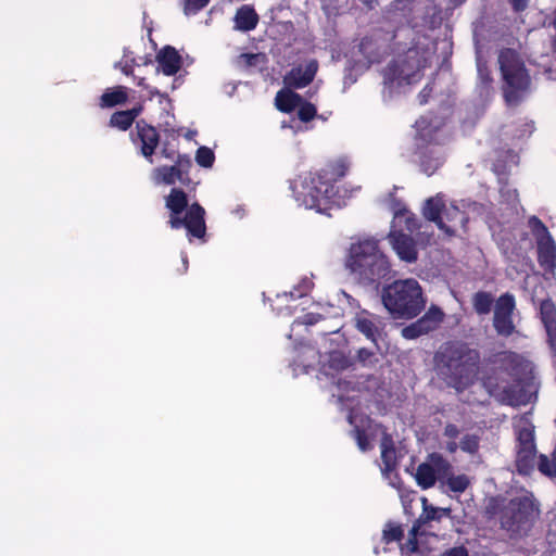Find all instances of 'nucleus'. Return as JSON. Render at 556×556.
<instances>
[{"mask_svg": "<svg viewBox=\"0 0 556 556\" xmlns=\"http://www.w3.org/2000/svg\"><path fill=\"white\" fill-rule=\"evenodd\" d=\"M320 319H321L320 314L308 313L302 317V324L311 326V325H315Z\"/></svg>", "mask_w": 556, "mask_h": 556, "instance_id": "5fc2aeb1", "label": "nucleus"}, {"mask_svg": "<svg viewBox=\"0 0 556 556\" xmlns=\"http://www.w3.org/2000/svg\"><path fill=\"white\" fill-rule=\"evenodd\" d=\"M215 161V154L212 149L202 146L195 152V162L199 166L211 168Z\"/></svg>", "mask_w": 556, "mask_h": 556, "instance_id": "4c0bfd02", "label": "nucleus"}, {"mask_svg": "<svg viewBox=\"0 0 556 556\" xmlns=\"http://www.w3.org/2000/svg\"><path fill=\"white\" fill-rule=\"evenodd\" d=\"M445 215L448 220H453L456 217L459 218L462 224H465L468 220L465 213L459 211L457 207H453V210L451 212H446Z\"/></svg>", "mask_w": 556, "mask_h": 556, "instance_id": "3c124183", "label": "nucleus"}, {"mask_svg": "<svg viewBox=\"0 0 556 556\" xmlns=\"http://www.w3.org/2000/svg\"><path fill=\"white\" fill-rule=\"evenodd\" d=\"M445 484L451 492L454 493H463L470 485V480L467 475H452L447 477V480L443 483Z\"/></svg>", "mask_w": 556, "mask_h": 556, "instance_id": "f704fd0d", "label": "nucleus"}, {"mask_svg": "<svg viewBox=\"0 0 556 556\" xmlns=\"http://www.w3.org/2000/svg\"><path fill=\"white\" fill-rule=\"evenodd\" d=\"M460 448L464 452L475 454L479 450V439L473 434H466L460 440Z\"/></svg>", "mask_w": 556, "mask_h": 556, "instance_id": "c03bdc74", "label": "nucleus"}, {"mask_svg": "<svg viewBox=\"0 0 556 556\" xmlns=\"http://www.w3.org/2000/svg\"><path fill=\"white\" fill-rule=\"evenodd\" d=\"M404 538V531L401 525L388 522L383 529L382 540L389 544L400 542Z\"/></svg>", "mask_w": 556, "mask_h": 556, "instance_id": "c9c22d12", "label": "nucleus"}, {"mask_svg": "<svg viewBox=\"0 0 556 556\" xmlns=\"http://www.w3.org/2000/svg\"><path fill=\"white\" fill-rule=\"evenodd\" d=\"M497 357L501 368L511 377L519 376L527 367L525 358L516 352L504 351L498 353Z\"/></svg>", "mask_w": 556, "mask_h": 556, "instance_id": "f3484780", "label": "nucleus"}, {"mask_svg": "<svg viewBox=\"0 0 556 556\" xmlns=\"http://www.w3.org/2000/svg\"><path fill=\"white\" fill-rule=\"evenodd\" d=\"M540 318L547 336L551 339L556 338V305L552 299L547 298L541 302Z\"/></svg>", "mask_w": 556, "mask_h": 556, "instance_id": "aec40b11", "label": "nucleus"}, {"mask_svg": "<svg viewBox=\"0 0 556 556\" xmlns=\"http://www.w3.org/2000/svg\"><path fill=\"white\" fill-rule=\"evenodd\" d=\"M134 123L135 122L130 118L129 112L116 111L111 115L109 126L122 131H127Z\"/></svg>", "mask_w": 556, "mask_h": 556, "instance_id": "72a5a7b5", "label": "nucleus"}, {"mask_svg": "<svg viewBox=\"0 0 556 556\" xmlns=\"http://www.w3.org/2000/svg\"><path fill=\"white\" fill-rule=\"evenodd\" d=\"M243 56L247 59V63L249 65H254L255 60L258 58V54L249 53V54H243Z\"/></svg>", "mask_w": 556, "mask_h": 556, "instance_id": "13d9d810", "label": "nucleus"}, {"mask_svg": "<svg viewBox=\"0 0 556 556\" xmlns=\"http://www.w3.org/2000/svg\"><path fill=\"white\" fill-rule=\"evenodd\" d=\"M348 169V162L343 159H340L333 162H329L325 167L318 170V173L326 181H329L332 187H336V182L346 175Z\"/></svg>", "mask_w": 556, "mask_h": 556, "instance_id": "5701e85b", "label": "nucleus"}, {"mask_svg": "<svg viewBox=\"0 0 556 556\" xmlns=\"http://www.w3.org/2000/svg\"><path fill=\"white\" fill-rule=\"evenodd\" d=\"M430 65L427 52L413 47L399 54L382 70L384 86L392 88L416 84L424 77V71Z\"/></svg>", "mask_w": 556, "mask_h": 556, "instance_id": "423d86ee", "label": "nucleus"}, {"mask_svg": "<svg viewBox=\"0 0 556 556\" xmlns=\"http://www.w3.org/2000/svg\"><path fill=\"white\" fill-rule=\"evenodd\" d=\"M382 303L395 318L413 319L426 306L422 289L416 279L395 280L382 290Z\"/></svg>", "mask_w": 556, "mask_h": 556, "instance_id": "7ed1b4c3", "label": "nucleus"}, {"mask_svg": "<svg viewBox=\"0 0 556 556\" xmlns=\"http://www.w3.org/2000/svg\"><path fill=\"white\" fill-rule=\"evenodd\" d=\"M356 328L359 332H362L367 339L377 342V337L379 334V330L374 320L366 316V313L356 316Z\"/></svg>", "mask_w": 556, "mask_h": 556, "instance_id": "7c9ffc66", "label": "nucleus"}, {"mask_svg": "<svg viewBox=\"0 0 556 556\" xmlns=\"http://www.w3.org/2000/svg\"><path fill=\"white\" fill-rule=\"evenodd\" d=\"M403 216L406 230L413 233L420 229V222L414 213L406 211Z\"/></svg>", "mask_w": 556, "mask_h": 556, "instance_id": "a18cd8bd", "label": "nucleus"}, {"mask_svg": "<svg viewBox=\"0 0 556 556\" xmlns=\"http://www.w3.org/2000/svg\"><path fill=\"white\" fill-rule=\"evenodd\" d=\"M173 161L175 162L174 165H175L176 169L179 170V175L182 179V184H187V181H189L188 174L192 166L191 159L187 154L178 153L177 156L175 157V160H173Z\"/></svg>", "mask_w": 556, "mask_h": 556, "instance_id": "58836bf2", "label": "nucleus"}, {"mask_svg": "<svg viewBox=\"0 0 556 556\" xmlns=\"http://www.w3.org/2000/svg\"><path fill=\"white\" fill-rule=\"evenodd\" d=\"M517 441V447H535L534 430L528 427L519 429Z\"/></svg>", "mask_w": 556, "mask_h": 556, "instance_id": "a19ab883", "label": "nucleus"}, {"mask_svg": "<svg viewBox=\"0 0 556 556\" xmlns=\"http://www.w3.org/2000/svg\"><path fill=\"white\" fill-rule=\"evenodd\" d=\"M429 532L417 521L414 522L412 529L409 530V535L407 540V548L412 553H416L418 551V536L428 535Z\"/></svg>", "mask_w": 556, "mask_h": 556, "instance_id": "e433bc0d", "label": "nucleus"}, {"mask_svg": "<svg viewBox=\"0 0 556 556\" xmlns=\"http://www.w3.org/2000/svg\"><path fill=\"white\" fill-rule=\"evenodd\" d=\"M417 484L422 489L427 490L432 488L437 482L435 468L432 463H421L415 473Z\"/></svg>", "mask_w": 556, "mask_h": 556, "instance_id": "bb28decb", "label": "nucleus"}, {"mask_svg": "<svg viewBox=\"0 0 556 556\" xmlns=\"http://www.w3.org/2000/svg\"><path fill=\"white\" fill-rule=\"evenodd\" d=\"M130 140L138 153L149 163H153V155L161 143L159 130L146 119H139L135 124V129L130 131Z\"/></svg>", "mask_w": 556, "mask_h": 556, "instance_id": "9d476101", "label": "nucleus"}, {"mask_svg": "<svg viewBox=\"0 0 556 556\" xmlns=\"http://www.w3.org/2000/svg\"><path fill=\"white\" fill-rule=\"evenodd\" d=\"M161 154L163 157L173 161L178 153L168 142H164L161 148Z\"/></svg>", "mask_w": 556, "mask_h": 556, "instance_id": "de8ad7c7", "label": "nucleus"}, {"mask_svg": "<svg viewBox=\"0 0 556 556\" xmlns=\"http://www.w3.org/2000/svg\"><path fill=\"white\" fill-rule=\"evenodd\" d=\"M418 154L420 168L428 176L433 175L444 162L442 154L433 148L420 147Z\"/></svg>", "mask_w": 556, "mask_h": 556, "instance_id": "a211bd4d", "label": "nucleus"}, {"mask_svg": "<svg viewBox=\"0 0 556 556\" xmlns=\"http://www.w3.org/2000/svg\"><path fill=\"white\" fill-rule=\"evenodd\" d=\"M392 247L399 257L407 263L417 261L418 252L416 242L410 235L402 231H393L389 235Z\"/></svg>", "mask_w": 556, "mask_h": 556, "instance_id": "4468645a", "label": "nucleus"}, {"mask_svg": "<svg viewBox=\"0 0 556 556\" xmlns=\"http://www.w3.org/2000/svg\"><path fill=\"white\" fill-rule=\"evenodd\" d=\"M149 93L150 99H152L155 96H160L162 98H167L166 93H162L157 88L151 87L148 85V89H146Z\"/></svg>", "mask_w": 556, "mask_h": 556, "instance_id": "4d7b16f0", "label": "nucleus"}, {"mask_svg": "<svg viewBox=\"0 0 556 556\" xmlns=\"http://www.w3.org/2000/svg\"><path fill=\"white\" fill-rule=\"evenodd\" d=\"M372 357H374V353L366 348H362L357 352V358L364 365H366L368 362H370V359Z\"/></svg>", "mask_w": 556, "mask_h": 556, "instance_id": "603ef678", "label": "nucleus"}, {"mask_svg": "<svg viewBox=\"0 0 556 556\" xmlns=\"http://www.w3.org/2000/svg\"><path fill=\"white\" fill-rule=\"evenodd\" d=\"M128 100L127 88L124 86H116L106 89L100 97L99 106L102 109L114 108L126 103Z\"/></svg>", "mask_w": 556, "mask_h": 556, "instance_id": "393cba45", "label": "nucleus"}, {"mask_svg": "<svg viewBox=\"0 0 556 556\" xmlns=\"http://www.w3.org/2000/svg\"><path fill=\"white\" fill-rule=\"evenodd\" d=\"M495 304L491 293L486 291H478L472 296V306L478 315H488Z\"/></svg>", "mask_w": 556, "mask_h": 556, "instance_id": "c85d7f7f", "label": "nucleus"}, {"mask_svg": "<svg viewBox=\"0 0 556 556\" xmlns=\"http://www.w3.org/2000/svg\"><path fill=\"white\" fill-rule=\"evenodd\" d=\"M318 71V62L315 59L306 64L293 66L285 76L283 81L288 87L302 89L308 86L315 78Z\"/></svg>", "mask_w": 556, "mask_h": 556, "instance_id": "ddd939ff", "label": "nucleus"}, {"mask_svg": "<svg viewBox=\"0 0 556 556\" xmlns=\"http://www.w3.org/2000/svg\"><path fill=\"white\" fill-rule=\"evenodd\" d=\"M441 556H469V553L464 545H460L446 549Z\"/></svg>", "mask_w": 556, "mask_h": 556, "instance_id": "49530a36", "label": "nucleus"}, {"mask_svg": "<svg viewBox=\"0 0 556 556\" xmlns=\"http://www.w3.org/2000/svg\"><path fill=\"white\" fill-rule=\"evenodd\" d=\"M503 402L509 406L526 405L529 402V396L525 388L520 384L519 380L506 386L503 391Z\"/></svg>", "mask_w": 556, "mask_h": 556, "instance_id": "4be33fe9", "label": "nucleus"}, {"mask_svg": "<svg viewBox=\"0 0 556 556\" xmlns=\"http://www.w3.org/2000/svg\"><path fill=\"white\" fill-rule=\"evenodd\" d=\"M478 71V87L481 90H489L493 84L492 72L485 61L478 59L477 61Z\"/></svg>", "mask_w": 556, "mask_h": 556, "instance_id": "473e14b6", "label": "nucleus"}, {"mask_svg": "<svg viewBox=\"0 0 556 556\" xmlns=\"http://www.w3.org/2000/svg\"><path fill=\"white\" fill-rule=\"evenodd\" d=\"M428 458L435 468L437 480L444 483L447 480V477L453 475V467L451 463L440 453H431Z\"/></svg>", "mask_w": 556, "mask_h": 556, "instance_id": "cd10ccee", "label": "nucleus"}, {"mask_svg": "<svg viewBox=\"0 0 556 556\" xmlns=\"http://www.w3.org/2000/svg\"><path fill=\"white\" fill-rule=\"evenodd\" d=\"M515 309V296L509 292L503 293L495 301L493 327L498 336L507 338L515 332L516 327L513 320Z\"/></svg>", "mask_w": 556, "mask_h": 556, "instance_id": "9b49d317", "label": "nucleus"}, {"mask_svg": "<svg viewBox=\"0 0 556 556\" xmlns=\"http://www.w3.org/2000/svg\"><path fill=\"white\" fill-rule=\"evenodd\" d=\"M450 515V508H440L425 505L422 514L416 519V521L426 528L430 521H440L443 517H448Z\"/></svg>", "mask_w": 556, "mask_h": 556, "instance_id": "c756f323", "label": "nucleus"}, {"mask_svg": "<svg viewBox=\"0 0 556 556\" xmlns=\"http://www.w3.org/2000/svg\"><path fill=\"white\" fill-rule=\"evenodd\" d=\"M165 206L169 211L168 225L172 229L185 228L189 241H206L205 210L200 203L189 205L187 193L182 189L173 188L165 197Z\"/></svg>", "mask_w": 556, "mask_h": 556, "instance_id": "f03ea898", "label": "nucleus"}, {"mask_svg": "<svg viewBox=\"0 0 556 556\" xmlns=\"http://www.w3.org/2000/svg\"><path fill=\"white\" fill-rule=\"evenodd\" d=\"M303 102V97L292 90L281 89L276 93V108L282 113H291Z\"/></svg>", "mask_w": 556, "mask_h": 556, "instance_id": "b1692460", "label": "nucleus"}, {"mask_svg": "<svg viewBox=\"0 0 556 556\" xmlns=\"http://www.w3.org/2000/svg\"><path fill=\"white\" fill-rule=\"evenodd\" d=\"M348 267L368 285L379 282L390 271V264L380 252L378 241L374 239L351 245Z\"/></svg>", "mask_w": 556, "mask_h": 556, "instance_id": "20e7f679", "label": "nucleus"}, {"mask_svg": "<svg viewBox=\"0 0 556 556\" xmlns=\"http://www.w3.org/2000/svg\"><path fill=\"white\" fill-rule=\"evenodd\" d=\"M293 198L300 206L329 215L336 204L337 188L326 181L318 172L308 173L300 184L291 186Z\"/></svg>", "mask_w": 556, "mask_h": 556, "instance_id": "0eeeda50", "label": "nucleus"}, {"mask_svg": "<svg viewBox=\"0 0 556 556\" xmlns=\"http://www.w3.org/2000/svg\"><path fill=\"white\" fill-rule=\"evenodd\" d=\"M480 361V352L460 341L443 343L433 356L437 376L456 391H463L473 384Z\"/></svg>", "mask_w": 556, "mask_h": 556, "instance_id": "f257e3e1", "label": "nucleus"}, {"mask_svg": "<svg viewBox=\"0 0 556 556\" xmlns=\"http://www.w3.org/2000/svg\"><path fill=\"white\" fill-rule=\"evenodd\" d=\"M352 435L355 439L357 446L362 452H366L371 448L370 442L368 440V435L366 433V430L355 426L352 430Z\"/></svg>", "mask_w": 556, "mask_h": 556, "instance_id": "79ce46f5", "label": "nucleus"}, {"mask_svg": "<svg viewBox=\"0 0 556 556\" xmlns=\"http://www.w3.org/2000/svg\"><path fill=\"white\" fill-rule=\"evenodd\" d=\"M156 61L159 64L157 71H161L166 76L176 75L182 64V59L178 51L172 47L166 46L156 54Z\"/></svg>", "mask_w": 556, "mask_h": 556, "instance_id": "dca6fc26", "label": "nucleus"}, {"mask_svg": "<svg viewBox=\"0 0 556 556\" xmlns=\"http://www.w3.org/2000/svg\"><path fill=\"white\" fill-rule=\"evenodd\" d=\"M444 437L455 441V439L458 437L459 434V429L456 425L454 424H447L445 427H444V432H443Z\"/></svg>", "mask_w": 556, "mask_h": 556, "instance_id": "8fccbe9b", "label": "nucleus"}, {"mask_svg": "<svg viewBox=\"0 0 556 556\" xmlns=\"http://www.w3.org/2000/svg\"><path fill=\"white\" fill-rule=\"evenodd\" d=\"M260 17L252 5H241L233 17L235 27L241 31H251L256 28Z\"/></svg>", "mask_w": 556, "mask_h": 556, "instance_id": "6ab92c4d", "label": "nucleus"}, {"mask_svg": "<svg viewBox=\"0 0 556 556\" xmlns=\"http://www.w3.org/2000/svg\"><path fill=\"white\" fill-rule=\"evenodd\" d=\"M534 513L533 502L527 497H516L509 501L501 516V525L511 532H519Z\"/></svg>", "mask_w": 556, "mask_h": 556, "instance_id": "1a4fd4ad", "label": "nucleus"}, {"mask_svg": "<svg viewBox=\"0 0 556 556\" xmlns=\"http://www.w3.org/2000/svg\"><path fill=\"white\" fill-rule=\"evenodd\" d=\"M137 85L143 89H148V85L146 84L144 78H139V80L137 81Z\"/></svg>", "mask_w": 556, "mask_h": 556, "instance_id": "680f3d73", "label": "nucleus"}, {"mask_svg": "<svg viewBox=\"0 0 556 556\" xmlns=\"http://www.w3.org/2000/svg\"><path fill=\"white\" fill-rule=\"evenodd\" d=\"M298 108V117L303 123H308L317 116L316 106L304 99L303 102Z\"/></svg>", "mask_w": 556, "mask_h": 556, "instance_id": "ea45409f", "label": "nucleus"}, {"mask_svg": "<svg viewBox=\"0 0 556 556\" xmlns=\"http://www.w3.org/2000/svg\"><path fill=\"white\" fill-rule=\"evenodd\" d=\"M143 108L141 104H138L129 110H125L126 112H129L130 118L136 123L137 117L141 114Z\"/></svg>", "mask_w": 556, "mask_h": 556, "instance_id": "6e6d98bb", "label": "nucleus"}, {"mask_svg": "<svg viewBox=\"0 0 556 556\" xmlns=\"http://www.w3.org/2000/svg\"><path fill=\"white\" fill-rule=\"evenodd\" d=\"M122 72L127 76L134 75V66L131 64H125L122 67Z\"/></svg>", "mask_w": 556, "mask_h": 556, "instance_id": "bf43d9fd", "label": "nucleus"}, {"mask_svg": "<svg viewBox=\"0 0 556 556\" xmlns=\"http://www.w3.org/2000/svg\"><path fill=\"white\" fill-rule=\"evenodd\" d=\"M529 227L536 241L538 263L546 271L556 269V244L545 224L536 216L529 218Z\"/></svg>", "mask_w": 556, "mask_h": 556, "instance_id": "6e6552de", "label": "nucleus"}, {"mask_svg": "<svg viewBox=\"0 0 556 556\" xmlns=\"http://www.w3.org/2000/svg\"><path fill=\"white\" fill-rule=\"evenodd\" d=\"M444 207L445 204L440 197L429 198L425 202L422 214L426 219L434 223L438 228L444 231L447 236H454L455 229L443 222L442 211Z\"/></svg>", "mask_w": 556, "mask_h": 556, "instance_id": "2eb2a0df", "label": "nucleus"}, {"mask_svg": "<svg viewBox=\"0 0 556 556\" xmlns=\"http://www.w3.org/2000/svg\"><path fill=\"white\" fill-rule=\"evenodd\" d=\"M210 0H184V13L186 15H194L203 10Z\"/></svg>", "mask_w": 556, "mask_h": 556, "instance_id": "37998d69", "label": "nucleus"}, {"mask_svg": "<svg viewBox=\"0 0 556 556\" xmlns=\"http://www.w3.org/2000/svg\"><path fill=\"white\" fill-rule=\"evenodd\" d=\"M498 65L503 79L502 91L507 104L517 105L529 90L531 77L520 54L511 48L498 52Z\"/></svg>", "mask_w": 556, "mask_h": 556, "instance_id": "39448f33", "label": "nucleus"}, {"mask_svg": "<svg viewBox=\"0 0 556 556\" xmlns=\"http://www.w3.org/2000/svg\"><path fill=\"white\" fill-rule=\"evenodd\" d=\"M381 459L384 472L395 470L397 466L396 450L392 438L389 435H384L381 440Z\"/></svg>", "mask_w": 556, "mask_h": 556, "instance_id": "a878e982", "label": "nucleus"}, {"mask_svg": "<svg viewBox=\"0 0 556 556\" xmlns=\"http://www.w3.org/2000/svg\"><path fill=\"white\" fill-rule=\"evenodd\" d=\"M432 93V87L429 86V85H426L421 91L419 92L418 94V101L419 103L422 105V104H426L430 98Z\"/></svg>", "mask_w": 556, "mask_h": 556, "instance_id": "864d4df0", "label": "nucleus"}, {"mask_svg": "<svg viewBox=\"0 0 556 556\" xmlns=\"http://www.w3.org/2000/svg\"><path fill=\"white\" fill-rule=\"evenodd\" d=\"M443 317L444 314L440 307L431 306L422 317L403 328L402 334L405 339H416L434 330L443 320Z\"/></svg>", "mask_w": 556, "mask_h": 556, "instance_id": "f8f14e48", "label": "nucleus"}, {"mask_svg": "<svg viewBox=\"0 0 556 556\" xmlns=\"http://www.w3.org/2000/svg\"><path fill=\"white\" fill-rule=\"evenodd\" d=\"M154 173L156 179L165 185H174L176 181H180L182 184L179 170L176 169L175 165L160 166L154 169Z\"/></svg>", "mask_w": 556, "mask_h": 556, "instance_id": "2f4dec72", "label": "nucleus"}, {"mask_svg": "<svg viewBox=\"0 0 556 556\" xmlns=\"http://www.w3.org/2000/svg\"><path fill=\"white\" fill-rule=\"evenodd\" d=\"M508 2L514 12L521 13L528 8L530 0H508Z\"/></svg>", "mask_w": 556, "mask_h": 556, "instance_id": "09e8293b", "label": "nucleus"}, {"mask_svg": "<svg viewBox=\"0 0 556 556\" xmlns=\"http://www.w3.org/2000/svg\"><path fill=\"white\" fill-rule=\"evenodd\" d=\"M446 448L450 453H454L457 450V443L455 441H451L447 443Z\"/></svg>", "mask_w": 556, "mask_h": 556, "instance_id": "052dcab7", "label": "nucleus"}, {"mask_svg": "<svg viewBox=\"0 0 556 556\" xmlns=\"http://www.w3.org/2000/svg\"><path fill=\"white\" fill-rule=\"evenodd\" d=\"M536 447H517L516 468L519 475L530 476L534 470Z\"/></svg>", "mask_w": 556, "mask_h": 556, "instance_id": "412c9836", "label": "nucleus"}]
</instances>
